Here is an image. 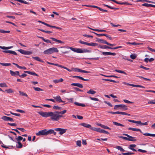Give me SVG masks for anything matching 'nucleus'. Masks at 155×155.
<instances>
[{"label":"nucleus","mask_w":155,"mask_h":155,"mask_svg":"<svg viewBox=\"0 0 155 155\" xmlns=\"http://www.w3.org/2000/svg\"><path fill=\"white\" fill-rule=\"evenodd\" d=\"M58 51L57 48L53 47L45 50L43 53L45 54H50L54 52H58Z\"/></svg>","instance_id":"f257e3e1"},{"label":"nucleus","mask_w":155,"mask_h":155,"mask_svg":"<svg viewBox=\"0 0 155 155\" xmlns=\"http://www.w3.org/2000/svg\"><path fill=\"white\" fill-rule=\"evenodd\" d=\"M50 114L49 117H51L50 118L51 120L54 121H58V115L59 114H58V111L54 112H50Z\"/></svg>","instance_id":"f03ea898"},{"label":"nucleus","mask_w":155,"mask_h":155,"mask_svg":"<svg viewBox=\"0 0 155 155\" xmlns=\"http://www.w3.org/2000/svg\"><path fill=\"white\" fill-rule=\"evenodd\" d=\"M54 130L56 131L59 132V134L60 135H62L63 134L65 133L67 130L66 129L59 128H55Z\"/></svg>","instance_id":"7ed1b4c3"},{"label":"nucleus","mask_w":155,"mask_h":155,"mask_svg":"<svg viewBox=\"0 0 155 155\" xmlns=\"http://www.w3.org/2000/svg\"><path fill=\"white\" fill-rule=\"evenodd\" d=\"M18 51L21 54L25 55H30L32 53V52L28 51H25L22 49H19Z\"/></svg>","instance_id":"20e7f679"},{"label":"nucleus","mask_w":155,"mask_h":155,"mask_svg":"<svg viewBox=\"0 0 155 155\" xmlns=\"http://www.w3.org/2000/svg\"><path fill=\"white\" fill-rule=\"evenodd\" d=\"M38 113L40 115L45 117H49V115H50V112H47L41 111L38 112Z\"/></svg>","instance_id":"39448f33"},{"label":"nucleus","mask_w":155,"mask_h":155,"mask_svg":"<svg viewBox=\"0 0 155 155\" xmlns=\"http://www.w3.org/2000/svg\"><path fill=\"white\" fill-rule=\"evenodd\" d=\"M37 136L47 135L46 132V129L40 130L36 134Z\"/></svg>","instance_id":"423d86ee"},{"label":"nucleus","mask_w":155,"mask_h":155,"mask_svg":"<svg viewBox=\"0 0 155 155\" xmlns=\"http://www.w3.org/2000/svg\"><path fill=\"white\" fill-rule=\"evenodd\" d=\"M54 130H54L52 129H50L48 130L46 129L47 135L51 134H53L54 135H55L56 134V133L54 131Z\"/></svg>","instance_id":"0eeeda50"},{"label":"nucleus","mask_w":155,"mask_h":155,"mask_svg":"<svg viewBox=\"0 0 155 155\" xmlns=\"http://www.w3.org/2000/svg\"><path fill=\"white\" fill-rule=\"evenodd\" d=\"M3 52L5 53H9L10 54H13L14 55H17V53L14 51L12 50H4L3 51Z\"/></svg>","instance_id":"6e6552de"},{"label":"nucleus","mask_w":155,"mask_h":155,"mask_svg":"<svg viewBox=\"0 0 155 155\" xmlns=\"http://www.w3.org/2000/svg\"><path fill=\"white\" fill-rule=\"evenodd\" d=\"M102 54L104 55H112L115 56L116 55V54L115 53H112L108 52H102Z\"/></svg>","instance_id":"1a4fd4ad"},{"label":"nucleus","mask_w":155,"mask_h":155,"mask_svg":"<svg viewBox=\"0 0 155 155\" xmlns=\"http://www.w3.org/2000/svg\"><path fill=\"white\" fill-rule=\"evenodd\" d=\"M53 97L57 102L60 103L61 102H63L60 96L54 97Z\"/></svg>","instance_id":"9d476101"},{"label":"nucleus","mask_w":155,"mask_h":155,"mask_svg":"<svg viewBox=\"0 0 155 155\" xmlns=\"http://www.w3.org/2000/svg\"><path fill=\"white\" fill-rule=\"evenodd\" d=\"M10 74L12 76L15 77L16 75H18V76L19 75V72L18 71H16L15 72H14L11 70H10Z\"/></svg>","instance_id":"9b49d317"},{"label":"nucleus","mask_w":155,"mask_h":155,"mask_svg":"<svg viewBox=\"0 0 155 155\" xmlns=\"http://www.w3.org/2000/svg\"><path fill=\"white\" fill-rule=\"evenodd\" d=\"M119 138H122L124 140H126L130 141H136V139H131L130 138H129L128 137H123V136H119Z\"/></svg>","instance_id":"f8f14e48"},{"label":"nucleus","mask_w":155,"mask_h":155,"mask_svg":"<svg viewBox=\"0 0 155 155\" xmlns=\"http://www.w3.org/2000/svg\"><path fill=\"white\" fill-rule=\"evenodd\" d=\"M38 38H39L41 39H42L44 42H46V43H49L51 44H54V42H51V41L49 40L48 39H45L44 37H40V36H38Z\"/></svg>","instance_id":"ddd939ff"},{"label":"nucleus","mask_w":155,"mask_h":155,"mask_svg":"<svg viewBox=\"0 0 155 155\" xmlns=\"http://www.w3.org/2000/svg\"><path fill=\"white\" fill-rule=\"evenodd\" d=\"M80 125L81 126H84V127H85L89 128L90 129H91V128H92V127H91V126L89 124H87L85 123H82L80 124Z\"/></svg>","instance_id":"4468645a"},{"label":"nucleus","mask_w":155,"mask_h":155,"mask_svg":"<svg viewBox=\"0 0 155 155\" xmlns=\"http://www.w3.org/2000/svg\"><path fill=\"white\" fill-rule=\"evenodd\" d=\"M114 114H120L122 115H128L129 116H130V114H128L127 113L121 112V111H117L114 112Z\"/></svg>","instance_id":"2eb2a0df"},{"label":"nucleus","mask_w":155,"mask_h":155,"mask_svg":"<svg viewBox=\"0 0 155 155\" xmlns=\"http://www.w3.org/2000/svg\"><path fill=\"white\" fill-rule=\"evenodd\" d=\"M71 85L77 86L78 87L80 88H82L83 87V86L82 84H81L79 83H73L71 84Z\"/></svg>","instance_id":"dca6fc26"},{"label":"nucleus","mask_w":155,"mask_h":155,"mask_svg":"<svg viewBox=\"0 0 155 155\" xmlns=\"http://www.w3.org/2000/svg\"><path fill=\"white\" fill-rule=\"evenodd\" d=\"M97 41L98 42H101L103 44H105L107 45L108 42L104 40V39H100L99 38H96Z\"/></svg>","instance_id":"f3484780"},{"label":"nucleus","mask_w":155,"mask_h":155,"mask_svg":"<svg viewBox=\"0 0 155 155\" xmlns=\"http://www.w3.org/2000/svg\"><path fill=\"white\" fill-rule=\"evenodd\" d=\"M24 72L27 73L31 75H35L37 76H38V75L35 72H31L30 71H24Z\"/></svg>","instance_id":"a211bd4d"},{"label":"nucleus","mask_w":155,"mask_h":155,"mask_svg":"<svg viewBox=\"0 0 155 155\" xmlns=\"http://www.w3.org/2000/svg\"><path fill=\"white\" fill-rule=\"evenodd\" d=\"M86 45L91 46H97L98 44L95 43L91 42V43H89L86 42Z\"/></svg>","instance_id":"6ab92c4d"},{"label":"nucleus","mask_w":155,"mask_h":155,"mask_svg":"<svg viewBox=\"0 0 155 155\" xmlns=\"http://www.w3.org/2000/svg\"><path fill=\"white\" fill-rule=\"evenodd\" d=\"M50 38L53 41L60 43H63L64 42L61 40H58L54 38L50 37Z\"/></svg>","instance_id":"aec40b11"},{"label":"nucleus","mask_w":155,"mask_h":155,"mask_svg":"<svg viewBox=\"0 0 155 155\" xmlns=\"http://www.w3.org/2000/svg\"><path fill=\"white\" fill-rule=\"evenodd\" d=\"M129 130H131L133 131H140L141 133H142L141 130L139 129H137L136 128H134L132 127H129L128 128Z\"/></svg>","instance_id":"412c9836"},{"label":"nucleus","mask_w":155,"mask_h":155,"mask_svg":"<svg viewBox=\"0 0 155 155\" xmlns=\"http://www.w3.org/2000/svg\"><path fill=\"white\" fill-rule=\"evenodd\" d=\"M32 58L34 59L35 60L37 61H39L41 62L42 63H44V61L42 60L41 59H40L39 57H32Z\"/></svg>","instance_id":"4be33fe9"},{"label":"nucleus","mask_w":155,"mask_h":155,"mask_svg":"<svg viewBox=\"0 0 155 155\" xmlns=\"http://www.w3.org/2000/svg\"><path fill=\"white\" fill-rule=\"evenodd\" d=\"M120 107L122 109V110H125L128 109L127 106L124 104H120Z\"/></svg>","instance_id":"5701e85b"},{"label":"nucleus","mask_w":155,"mask_h":155,"mask_svg":"<svg viewBox=\"0 0 155 155\" xmlns=\"http://www.w3.org/2000/svg\"><path fill=\"white\" fill-rule=\"evenodd\" d=\"M130 86H131L135 87H139L142 88H145V87L143 86L139 85H135L134 84H129Z\"/></svg>","instance_id":"b1692460"},{"label":"nucleus","mask_w":155,"mask_h":155,"mask_svg":"<svg viewBox=\"0 0 155 155\" xmlns=\"http://www.w3.org/2000/svg\"><path fill=\"white\" fill-rule=\"evenodd\" d=\"M10 117L6 116H4L2 117V119L5 121H9Z\"/></svg>","instance_id":"393cba45"},{"label":"nucleus","mask_w":155,"mask_h":155,"mask_svg":"<svg viewBox=\"0 0 155 155\" xmlns=\"http://www.w3.org/2000/svg\"><path fill=\"white\" fill-rule=\"evenodd\" d=\"M18 144V145H16V148H21L22 147H23V145L20 142H17Z\"/></svg>","instance_id":"a878e982"},{"label":"nucleus","mask_w":155,"mask_h":155,"mask_svg":"<svg viewBox=\"0 0 155 155\" xmlns=\"http://www.w3.org/2000/svg\"><path fill=\"white\" fill-rule=\"evenodd\" d=\"M63 81V79L62 78H61L59 80H54L53 81V82L55 83H58L62 82Z\"/></svg>","instance_id":"bb28decb"},{"label":"nucleus","mask_w":155,"mask_h":155,"mask_svg":"<svg viewBox=\"0 0 155 155\" xmlns=\"http://www.w3.org/2000/svg\"><path fill=\"white\" fill-rule=\"evenodd\" d=\"M74 104L76 105H77V106H79L84 107L86 106L84 104L79 103L77 102H75L74 103Z\"/></svg>","instance_id":"cd10ccee"},{"label":"nucleus","mask_w":155,"mask_h":155,"mask_svg":"<svg viewBox=\"0 0 155 155\" xmlns=\"http://www.w3.org/2000/svg\"><path fill=\"white\" fill-rule=\"evenodd\" d=\"M148 122L145 123H142L140 120H138L137 124H140V125H148Z\"/></svg>","instance_id":"c85d7f7f"},{"label":"nucleus","mask_w":155,"mask_h":155,"mask_svg":"<svg viewBox=\"0 0 155 155\" xmlns=\"http://www.w3.org/2000/svg\"><path fill=\"white\" fill-rule=\"evenodd\" d=\"M113 124L115 125L120 126L121 127H124V125L120 123H118V122L113 121Z\"/></svg>","instance_id":"c756f323"},{"label":"nucleus","mask_w":155,"mask_h":155,"mask_svg":"<svg viewBox=\"0 0 155 155\" xmlns=\"http://www.w3.org/2000/svg\"><path fill=\"white\" fill-rule=\"evenodd\" d=\"M15 139L17 140V142H20L23 139V138L21 136H19L18 137L16 136Z\"/></svg>","instance_id":"7c9ffc66"},{"label":"nucleus","mask_w":155,"mask_h":155,"mask_svg":"<svg viewBox=\"0 0 155 155\" xmlns=\"http://www.w3.org/2000/svg\"><path fill=\"white\" fill-rule=\"evenodd\" d=\"M87 93L88 94H94L96 93V91H93L92 89H90L88 91Z\"/></svg>","instance_id":"2f4dec72"},{"label":"nucleus","mask_w":155,"mask_h":155,"mask_svg":"<svg viewBox=\"0 0 155 155\" xmlns=\"http://www.w3.org/2000/svg\"><path fill=\"white\" fill-rule=\"evenodd\" d=\"M100 129L101 128H96L94 127H92V128H91V130H92L99 132H100Z\"/></svg>","instance_id":"473e14b6"},{"label":"nucleus","mask_w":155,"mask_h":155,"mask_svg":"<svg viewBox=\"0 0 155 155\" xmlns=\"http://www.w3.org/2000/svg\"><path fill=\"white\" fill-rule=\"evenodd\" d=\"M116 148L117 149L119 150L121 152H124L125 151V150L120 146H117L116 147Z\"/></svg>","instance_id":"72a5a7b5"},{"label":"nucleus","mask_w":155,"mask_h":155,"mask_svg":"<svg viewBox=\"0 0 155 155\" xmlns=\"http://www.w3.org/2000/svg\"><path fill=\"white\" fill-rule=\"evenodd\" d=\"M19 92L20 94L21 95L25 96L29 98L28 97V95L25 93L23 92H22L21 91H19Z\"/></svg>","instance_id":"f704fd0d"},{"label":"nucleus","mask_w":155,"mask_h":155,"mask_svg":"<svg viewBox=\"0 0 155 155\" xmlns=\"http://www.w3.org/2000/svg\"><path fill=\"white\" fill-rule=\"evenodd\" d=\"M12 47H5L0 46V48L4 50H8L12 48Z\"/></svg>","instance_id":"c9c22d12"},{"label":"nucleus","mask_w":155,"mask_h":155,"mask_svg":"<svg viewBox=\"0 0 155 155\" xmlns=\"http://www.w3.org/2000/svg\"><path fill=\"white\" fill-rule=\"evenodd\" d=\"M114 71H115L118 73H123L125 75L127 74L125 72H124V71H122L120 70H117V69L114 70Z\"/></svg>","instance_id":"e433bc0d"},{"label":"nucleus","mask_w":155,"mask_h":155,"mask_svg":"<svg viewBox=\"0 0 155 155\" xmlns=\"http://www.w3.org/2000/svg\"><path fill=\"white\" fill-rule=\"evenodd\" d=\"M83 53H90L92 51L91 50H88L87 49H82Z\"/></svg>","instance_id":"4c0bfd02"},{"label":"nucleus","mask_w":155,"mask_h":155,"mask_svg":"<svg viewBox=\"0 0 155 155\" xmlns=\"http://www.w3.org/2000/svg\"><path fill=\"white\" fill-rule=\"evenodd\" d=\"M98 47L101 48L105 49H107V48L109 49V46H107V45H99Z\"/></svg>","instance_id":"58836bf2"},{"label":"nucleus","mask_w":155,"mask_h":155,"mask_svg":"<svg viewBox=\"0 0 155 155\" xmlns=\"http://www.w3.org/2000/svg\"><path fill=\"white\" fill-rule=\"evenodd\" d=\"M0 64L2 65L3 66H9L11 65V63H2L0 62Z\"/></svg>","instance_id":"ea45409f"},{"label":"nucleus","mask_w":155,"mask_h":155,"mask_svg":"<svg viewBox=\"0 0 155 155\" xmlns=\"http://www.w3.org/2000/svg\"><path fill=\"white\" fill-rule=\"evenodd\" d=\"M38 30L42 31V32H45V33H48V34H50V33H52V31H45V30H44L42 29H38Z\"/></svg>","instance_id":"a19ab883"},{"label":"nucleus","mask_w":155,"mask_h":155,"mask_svg":"<svg viewBox=\"0 0 155 155\" xmlns=\"http://www.w3.org/2000/svg\"><path fill=\"white\" fill-rule=\"evenodd\" d=\"M70 48L71 50L72 51L77 52V48H74L71 47H69L68 46H67L66 48Z\"/></svg>","instance_id":"79ce46f5"},{"label":"nucleus","mask_w":155,"mask_h":155,"mask_svg":"<svg viewBox=\"0 0 155 155\" xmlns=\"http://www.w3.org/2000/svg\"><path fill=\"white\" fill-rule=\"evenodd\" d=\"M5 91H6L8 93H12L14 92L13 91L11 88L5 90Z\"/></svg>","instance_id":"37998d69"},{"label":"nucleus","mask_w":155,"mask_h":155,"mask_svg":"<svg viewBox=\"0 0 155 155\" xmlns=\"http://www.w3.org/2000/svg\"><path fill=\"white\" fill-rule=\"evenodd\" d=\"M122 154L123 155H133L134 154L133 152H127V153H122Z\"/></svg>","instance_id":"c03bdc74"},{"label":"nucleus","mask_w":155,"mask_h":155,"mask_svg":"<svg viewBox=\"0 0 155 155\" xmlns=\"http://www.w3.org/2000/svg\"><path fill=\"white\" fill-rule=\"evenodd\" d=\"M0 87H7L8 86L5 83H1L0 84Z\"/></svg>","instance_id":"a18cd8bd"},{"label":"nucleus","mask_w":155,"mask_h":155,"mask_svg":"<svg viewBox=\"0 0 155 155\" xmlns=\"http://www.w3.org/2000/svg\"><path fill=\"white\" fill-rule=\"evenodd\" d=\"M123 135H124V136H126L127 137H128V138H130L131 139H133L134 138H135V137H133L131 136H130L129 135H128V134H123Z\"/></svg>","instance_id":"49530a36"},{"label":"nucleus","mask_w":155,"mask_h":155,"mask_svg":"<svg viewBox=\"0 0 155 155\" xmlns=\"http://www.w3.org/2000/svg\"><path fill=\"white\" fill-rule=\"evenodd\" d=\"M79 72H82V73H91V72L90 71H85V70H81V69L79 70Z\"/></svg>","instance_id":"de8ad7c7"},{"label":"nucleus","mask_w":155,"mask_h":155,"mask_svg":"<svg viewBox=\"0 0 155 155\" xmlns=\"http://www.w3.org/2000/svg\"><path fill=\"white\" fill-rule=\"evenodd\" d=\"M53 108L56 110H60L61 109V108L58 106H54L53 107Z\"/></svg>","instance_id":"09e8293b"},{"label":"nucleus","mask_w":155,"mask_h":155,"mask_svg":"<svg viewBox=\"0 0 155 155\" xmlns=\"http://www.w3.org/2000/svg\"><path fill=\"white\" fill-rule=\"evenodd\" d=\"M130 57L132 59H134L136 58L137 56L135 54H131L130 55Z\"/></svg>","instance_id":"8fccbe9b"},{"label":"nucleus","mask_w":155,"mask_h":155,"mask_svg":"<svg viewBox=\"0 0 155 155\" xmlns=\"http://www.w3.org/2000/svg\"><path fill=\"white\" fill-rule=\"evenodd\" d=\"M0 32L2 33H9L10 32L9 31H5L2 29H0Z\"/></svg>","instance_id":"3c124183"},{"label":"nucleus","mask_w":155,"mask_h":155,"mask_svg":"<svg viewBox=\"0 0 155 155\" xmlns=\"http://www.w3.org/2000/svg\"><path fill=\"white\" fill-rule=\"evenodd\" d=\"M33 88L35 91H43L42 89L38 87H34Z\"/></svg>","instance_id":"603ef678"},{"label":"nucleus","mask_w":155,"mask_h":155,"mask_svg":"<svg viewBox=\"0 0 155 155\" xmlns=\"http://www.w3.org/2000/svg\"><path fill=\"white\" fill-rule=\"evenodd\" d=\"M67 112V110H63L62 111H58V114H64L65 113Z\"/></svg>","instance_id":"864d4df0"},{"label":"nucleus","mask_w":155,"mask_h":155,"mask_svg":"<svg viewBox=\"0 0 155 155\" xmlns=\"http://www.w3.org/2000/svg\"><path fill=\"white\" fill-rule=\"evenodd\" d=\"M82 49L81 48H77V53H83Z\"/></svg>","instance_id":"5fc2aeb1"},{"label":"nucleus","mask_w":155,"mask_h":155,"mask_svg":"<svg viewBox=\"0 0 155 155\" xmlns=\"http://www.w3.org/2000/svg\"><path fill=\"white\" fill-rule=\"evenodd\" d=\"M10 114L12 115H15L16 116H18V117H20L21 116V114H17V113H14L12 112H10Z\"/></svg>","instance_id":"6e6d98bb"},{"label":"nucleus","mask_w":155,"mask_h":155,"mask_svg":"<svg viewBox=\"0 0 155 155\" xmlns=\"http://www.w3.org/2000/svg\"><path fill=\"white\" fill-rule=\"evenodd\" d=\"M105 77H108V78H110V77H114L115 78H119V77H118L117 76H115V75H107V76H104Z\"/></svg>","instance_id":"4d7b16f0"},{"label":"nucleus","mask_w":155,"mask_h":155,"mask_svg":"<svg viewBox=\"0 0 155 155\" xmlns=\"http://www.w3.org/2000/svg\"><path fill=\"white\" fill-rule=\"evenodd\" d=\"M123 101L125 103H130V104H133L134 103V102H131L127 100H126V99H124V100H123Z\"/></svg>","instance_id":"13d9d810"},{"label":"nucleus","mask_w":155,"mask_h":155,"mask_svg":"<svg viewBox=\"0 0 155 155\" xmlns=\"http://www.w3.org/2000/svg\"><path fill=\"white\" fill-rule=\"evenodd\" d=\"M50 27L53 28H56L60 30H61L62 29V28H61L56 27L55 26H52L51 25Z\"/></svg>","instance_id":"bf43d9fd"},{"label":"nucleus","mask_w":155,"mask_h":155,"mask_svg":"<svg viewBox=\"0 0 155 155\" xmlns=\"http://www.w3.org/2000/svg\"><path fill=\"white\" fill-rule=\"evenodd\" d=\"M73 89L75 90L76 91H80L82 92L83 91L81 90L79 88L77 87H74L73 88Z\"/></svg>","instance_id":"052dcab7"},{"label":"nucleus","mask_w":155,"mask_h":155,"mask_svg":"<svg viewBox=\"0 0 155 155\" xmlns=\"http://www.w3.org/2000/svg\"><path fill=\"white\" fill-rule=\"evenodd\" d=\"M89 98L91 100H93V101H99V100L98 98H96L92 97H90Z\"/></svg>","instance_id":"680f3d73"},{"label":"nucleus","mask_w":155,"mask_h":155,"mask_svg":"<svg viewBox=\"0 0 155 155\" xmlns=\"http://www.w3.org/2000/svg\"><path fill=\"white\" fill-rule=\"evenodd\" d=\"M77 145L79 147L81 146V141L80 140H78L77 142Z\"/></svg>","instance_id":"e2e57ef3"},{"label":"nucleus","mask_w":155,"mask_h":155,"mask_svg":"<svg viewBox=\"0 0 155 155\" xmlns=\"http://www.w3.org/2000/svg\"><path fill=\"white\" fill-rule=\"evenodd\" d=\"M148 104H155V99L149 101L148 102Z\"/></svg>","instance_id":"0e129e2a"},{"label":"nucleus","mask_w":155,"mask_h":155,"mask_svg":"<svg viewBox=\"0 0 155 155\" xmlns=\"http://www.w3.org/2000/svg\"><path fill=\"white\" fill-rule=\"evenodd\" d=\"M16 129L21 130L22 132H24L25 131H26V130L23 128H18V127H16Z\"/></svg>","instance_id":"69168bd1"},{"label":"nucleus","mask_w":155,"mask_h":155,"mask_svg":"<svg viewBox=\"0 0 155 155\" xmlns=\"http://www.w3.org/2000/svg\"><path fill=\"white\" fill-rule=\"evenodd\" d=\"M142 6H146V7H150V4H147V3H144L142 4Z\"/></svg>","instance_id":"338daca9"},{"label":"nucleus","mask_w":155,"mask_h":155,"mask_svg":"<svg viewBox=\"0 0 155 155\" xmlns=\"http://www.w3.org/2000/svg\"><path fill=\"white\" fill-rule=\"evenodd\" d=\"M137 151H139V152H141L143 153H145L147 152V151L144 150H142V149H138Z\"/></svg>","instance_id":"774afa93"}]
</instances>
